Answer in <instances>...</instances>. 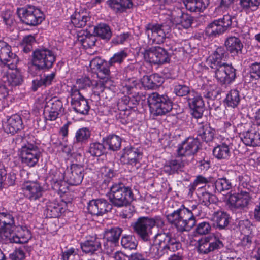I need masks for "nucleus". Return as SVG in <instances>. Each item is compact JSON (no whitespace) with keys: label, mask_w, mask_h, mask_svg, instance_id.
<instances>
[{"label":"nucleus","mask_w":260,"mask_h":260,"mask_svg":"<svg viewBox=\"0 0 260 260\" xmlns=\"http://www.w3.org/2000/svg\"><path fill=\"white\" fill-rule=\"evenodd\" d=\"M197 205H193L191 209L182 205L180 207L168 214L166 218L168 222L180 232L189 231L196 224L194 216Z\"/></svg>","instance_id":"obj_1"},{"label":"nucleus","mask_w":260,"mask_h":260,"mask_svg":"<svg viewBox=\"0 0 260 260\" xmlns=\"http://www.w3.org/2000/svg\"><path fill=\"white\" fill-rule=\"evenodd\" d=\"M181 247V243L172 238L169 233H161L155 236L150 251L154 256L160 257L168 251L175 252Z\"/></svg>","instance_id":"obj_2"},{"label":"nucleus","mask_w":260,"mask_h":260,"mask_svg":"<svg viewBox=\"0 0 260 260\" xmlns=\"http://www.w3.org/2000/svg\"><path fill=\"white\" fill-rule=\"evenodd\" d=\"M109 198L110 202L118 207L126 206L134 200L131 189L122 183L115 184L111 187Z\"/></svg>","instance_id":"obj_3"},{"label":"nucleus","mask_w":260,"mask_h":260,"mask_svg":"<svg viewBox=\"0 0 260 260\" xmlns=\"http://www.w3.org/2000/svg\"><path fill=\"white\" fill-rule=\"evenodd\" d=\"M148 102L151 112L155 115H164L172 109V103L168 97L156 92L149 95Z\"/></svg>","instance_id":"obj_4"},{"label":"nucleus","mask_w":260,"mask_h":260,"mask_svg":"<svg viewBox=\"0 0 260 260\" xmlns=\"http://www.w3.org/2000/svg\"><path fill=\"white\" fill-rule=\"evenodd\" d=\"M233 17L224 15L222 17L210 23L206 28L205 34L211 38H215L223 34L231 28Z\"/></svg>","instance_id":"obj_5"},{"label":"nucleus","mask_w":260,"mask_h":260,"mask_svg":"<svg viewBox=\"0 0 260 260\" xmlns=\"http://www.w3.org/2000/svg\"><path fill=\"white\" fill-rule=\"evenodd\" d=\"M43 97L45 104L44 115L46 120H56L63 111L62 102L56 97H51L45 94Z\"/></svg>","instance_id":"obj_6"},{"label":"nucleus","mask_w":260,"mask_h":260,"mask_svg":"<svg viewBox=\"0 0 260 260\" xmlns=\"http://www.w3.org/2000/svg\"><path fill=\"white\" fill-rule=\"evenodd\" d=\"M17 14L21 20L29 25H38L41 23L44 18L42 12L32 6L18 8Z\"/></svg>","instance_id":"obj_7"},{"label":"nucleus","mask_w":260,"mask_h":260,"mask_svg":"<svg viewBox=\"0 0 260 260\" xmlns=\"http://www.w3.org/2000/svg\"><path fill=\"white\" fill-rule=\"evenodd\" d=\"M55 60L54 53L47 48L39 49L33 53V66L39 69H50Z\"/></svg>","instance_id":"obj_8"},{"label":"nucleus","mask_w":260,"mask_h":260,"mask_svg":"<svg viewBox=\"0 0 260 260\" xmlns=\"http://www.w3.org/2000/svg\"><path fill=\"white\" fill-rule=\"evenodd\" d=\"M40 154L38 147L30 144L23 146L18 152L22 164L29 167H34L38 163Z\"/></svg>","instance_id":"obj_9"},{"label":"nucleus","mask_w":260,"mask_h":260,"mask_svg":"<svg viewBox=\"0 0 260 260\" xmlns=\"http://www.w3.org/2000/svg\"><path fill=\"white\" fill-rule=\"evenodd\" d=\"M145 60L154 64H161L169 61L167 52L159 46H153L145 49L142 52Z\"/></svg>","instance_id":"obj_10"},{"label":"nucleus","mask_w":260,"mask_h":260,"mask_svg":"<svg viewBox=\"0 0 260 260\" xmlns=\"http://www.w3.org/2000/svg\"><path fill=\"white\" fill-rule=\"evenodd\" d=\"M170 31V27L167 24L149 23L146 26V33L157 43L164 42L166 36Z\"/></svg>","instance_id":"obj_11"},{"label":"nucleus","mask_w":260,"mask_h":260,"mask_svg":"<svg viewBox=\"0 0 260 260\" xmlns=\"http://www.w3.org/2000/svg\"><path fill=\"white\" fill-rule=\"evenodd\" d=\"M21 189L25 197L30 201L39 200L44 193L43 187L37 181H25L22 185Z\"/></svg>","instance_id":"obj_12"},{"label":"nucleus","mask_w":260,"mask_h":260,"mask_svg":"<svg viewBox=\"0 0 260 260\" xmlns=\"http://www.w3.org/2000/svg\"><path fill=\"white\" fill-rule=\"evenodd\" d=\"M152 222L147 217H139L134 223V231L144 240L147 241L152 234Z\"/></svg>","instance_id":"obj_13"},{"label":"nucleus","mask_w":260,"mask_h":260,"mask_svg":"<svg viewBox=\"0 0 260 260\" xmlns=\"http://www.w3.org/2000/svg\"><path fill=\"white\" fill-rule=\"evenodd\" d=\"M0 60L5 68L10 66L14 68L18 61L17 56L11 52V46L3 41H0Z\"/></svg>","instance_id":"obj_14"},{"label":"nucleus","mask_w":260,"mask_h":260,"mask_svg":"<svg viewBox=\"0 0 260 260\" xmlns=\"http://www.w3.org/2000/svg\"><path fill=\"white\" fill-rule=\"evenodd\" d=\"M5 239L11 242L16 243H25L31 238L30 232L25 227L18 226L16 228L15 233L13 231L5 232Z\"/></svg>","instance_id":"obj_15"},{"label":"nucleus","mask_w":260,"mask_h":260,"mask_svg":"<svg viewBox=\"0 0 260 260\" xmlns=\"http://www.w3.org/2000/svg\"><path fill=\"white\" fill-rule=\"evenodd\" d=\"M214 70L215 77L221 84L231 83L236 77L235 69L227 63Z\"/></svg>","instance_id":"obj_16"},{"label":"nucleus","mask_w":260,"mask_h":260,"mask_svg":"<svg viewBox=\"0 0 260 260\" xmlns=\"http://www.w3.org/2000/svg\"><path fill=\"white\" fill-rule=\"evenodd\" d=\"M15 68H12V66H10L8 68H3L4 74L2 78V81L12 86L19 85L23 82L21 73Z\"/></svg>","instance_id":"obj_17"},{"label":"nucleus","mask_w":260,"mask_h":260,"mask_svg":"<svg viewBox=\"0 0 260 260\" xmlns=\"http://www.w3.org/2000/svg\"><path fill=\"white\" fill-rule=\"evenodd\" d=\"M87 209L91 214L100 216L110 211L112 205L106 200L99 199L90 201L88 204Z\"/></svg>","instance_id":"obj_18"},{"label":"nucleus","mask_w":260,"mask_h":260,"mask_svg":"<svg viewBox=\"0 0 260 260\" xmlns=\"http://www.w3.org/2000/svg\"><path fill=\"white\" fill-rule=\"evenodd\" d=\"M83 168L81 165L72 164L70 169L65 173V177L68 184L78 185L83 180Z\"/></svg>","instance_id":"obj_19"},{"label":"nucleus","mask_w":260,"mask_h":260,"mask_svg":"<svg viewBox=\"0 0 260 260\" xmlns=\"http://www.w3.org/2000/svg\"><path fill=\"white\" fill-rule=\"evenodd\" d=\"M200 142L197 139L188 138L177 149V154L179 156H187L194 154L198 151Z\"/></svg>","instance_id":"obj_20"},{"label":"nucleus","mask_w":260,"mask_h":260,"mask_svg":"<svg viewBox=\"0 0 260 260\" xmlns=\"http://www.w3.org/2000/svg\"><path fill=\"white\" fill-rule=\"evenodd\" d=\"M70 95L71 96V105L75 111L82 115L88 114L90 106L86 99L80 92H76Z\"/></svg>","instance_id":"obj_21"},{"label":"nucleus","mask_w":260,"mask_h":260,"mask_svg":"<svg viewBox=\"0 0 260 260\" xmlns=\"http://www.w3.org/2000/svg\"><path fill=\"white\" fill-rule=\"evenodd\" d=\"M15 228L14 218L7 212H0V239H5V232H12Z\"/></svg>","instance_id":"obj_22"},{"label":"nucleus","mask_w":260,"mask_h":260,"mask_svg":"<svg viewBox=\"0 0 260 260\" xmlns=\"http://www.w3.org/2000/svg\"><path fill=\"white\" fill-rule=\"evenodd\" d=\"M222 247V242L216 238L209 239L208 238L199 241L198 251L200 253L206 254Z\"/></svg>","instance_id":"obj_23"},{"label":"nucleus","mask_w":260,"mask_h":260,"mask_svg":"<svg viewBox=\"0 0 260 260\" xmlns=\"http://www.w3.org/2000/svg\"><path fill=\"white\" fill-rule=\"evenodd\" d=\"M3 128L7 133L14 134L23 128L21 117L17 114L12 115L4 124Z\"/></svg>","instance_id":"obj_24"},{"label":"nucleus","mask_w":260,"mask_h":260,"mask_svg":"<svg viewBox=\"0 0 260 260\" xmlns=\"http://www.w3.org/2000/svg\"><path fill=\"white\" fill-rule=\"evenodd\" d=\"M81 247L83 252L93 254L101 250V243L95 236H88L84 242L81 243Z\"/></svg>","instance_id":"obj_25"},{"label":"nucleus","mask_w":260,"mask_h":260,"mask_svg":"<svg viewBox=\"0 0 260 260\" xmlns=\"http://www.w3.org/2000/svg\"><path fill=\"white\" fill-rule=\"evenodd\" d=\"M142 157V153L136 148L127 147L123 150L121 158L123 160L131 165H136Z\"/></svg>","instance_id":"obj_26"},{"label":"nucleus","mask_w":260,"mask_h":260,"mask_svg":"<svg viewBox=\"0 0 260 260\" xmlns=\"http://www.w3.org/2000/svg\"><path fill=\"white\" fill-rule=\"evenodd\" d=\"M225 51L222 47H218L211 54L208 60V64L213 69H217L226 63L224 62V57Z\"/></svg>","instance_id":"obj_27"},{"label":"nucleus","mask_w":260,"mask_h":260,"mask_svg":"<svg viewBox=\"0 0 260 260\" xmlns=\"http://www.w3.org/2000/svg\"><path fill=\"white\" fill-rule=\"evenodd\" d=\"M241 139L247 146L254 147L260 145V134L254 129L243 132Z\"/></svg>","instance_id":"obj_28"},{"label":"nucleus","mask_w":260,"mask_h":260,"mask_svg":"<svg viewBox=\"0 0 260 260\" xmlns=\"http://www.w3.org/2000/svg\"><path fill=\"white\" fill-rule=\"evenodd\" d=\"M141 82L145 88L155 89L163 82V78L157 74L150 76H144L141 79Z\"/></svg>","instance_id":"obj_29"},{"label":"nucleus","mask_w":260,"mask_h":260,"mask_svg":"<svg viewBox=\"0 0 260 260\" xmlns=\"http://www.w3.org/2000/svg\"><path fill=\"white\" fill-rule=\"evenodd\" d=\"M186 8L191 12H203L209 5V0H182Z\"/></svg>","instance_id":"obj_30"},{"label":"nucleus","mask_w":260,"mask_h":260,"mask_svg":"<svg viewBox=\"0 0 260 260\" xmlns=\"http://www.w3.org/2000/svg\"><path fill=\"white\" fill-rule=\"evenodd\" d=\"M228 50L234 55L242 53L243 45L240 40L235 37L228 38L225 42Z\"/></svg>","instance_id":"obj_31"},{"label":"nucleus","mask_w":260,"mask_h":260,"mask_svg":"<svg viewBox=\"0 0 260 260\" xmlns=\"http://www.w3.org/2000/svg\"><path fill=\"white\" fill-rule=\"evenodd\" d=\"M67 204L63 201L60 203L49 202L47 204V212H50L51 217H57L64 212Z\"/></svg>","instance_id":"obj_32"},{"label":"nucleus","mask_w":260,"mask_h":260,"mask_svg":"<svg viewBox=\"0 0 260 260\" xmlns=\"http://www.w3.org/2000/svg\"><path fill=\"white\" fill-rule=\"evenodd\" d=\"M192 17L186 13H182L181 16L175 17L173 23L178 29H187L190 27L192 23Z\"/></svg>","instance_id":"obj_33"},{"label":"nucleus","mask_w":260,"mask_h":260,"mask_svg":"<svg viewBox=\"0 0 260 260\" xmlns=\"http://www.w3.org/2000/svg\"><path fill=\"white\" fill-rule=\"evenodd\" d=\"M89 17L86 12H75L71 18L72 24L76 27L81 28L85 26Z\"/></svg>","instance_id":"obj_34"},{"label":"nucleus","mask_w":260,"mask_h":260,"mask_svg":"<svg viewBox=\"0 0 260 260\" xmlns=\"http://www.w3.org/2000/svg\"><path fill=\"white\" fill-rule=\"evenodd\" d=\"M143 87L141 81L133 78L129 79L124 83V91H126L128 94L138 93V90Z\"/></svg>","instance_id":"obj_35"},{"label":"nucleus","mask_w":260,"mask_h":260,"mask_svg":"<svg viewBox=\"0 0 260 260\" xmlns=\"http://www.w3.org/2000/svg\"><path fill=\"white\" fill-rule=\"evenodd\" d=\"M214 134V129L208 124L201 125L198 131V136L206 142L213 140Z\"/></svg>","instance_id":"obj_36"},{"label":"nucleus","mask_w":260,"mask_h":260,"mask_svg":"<svg viewBox=\"0 0 260 260\" xmlns=\"http://www.w3.org/2000/svg\"><path fill=\"white\" fill-rule=\"evenodd\" d=\"M213 154L218 159H227L230 155L229 146L225 143L218 145L213 149Z\"/></svg>","instance_id":"obj_37"},{"label":"nucleus","mask_w":260,"mask_h":260,"mask_svg":"<svg viewBox=\"0 0 260 260\" xmlns=\"http://www.w3.org/2000/svg\"><path fill=\"white\" fill-rule=\"evenodd\" d=\"M104 142L110 150L117 151L121 147V139L117 135H112L104 138Z\"/></svg>","instance_id":"obj_38"},{"label":"nucleus","mask_w":260,"mask_h":260,"mask_svg":"<svg viewBox=\"0 0 260 260\" xmlns=\"http://www.w3.org/2000/svg\"><path fill=\"white\" fill-rule=\"evenodd\" d=\"M213 220L219 229H223L229 223L230 216L226 213L219 211L214 213Z\"/></svg>","instance_id":"obj_39"},{"label":"nucleus","mask_w":260,"mask_h":260,"mask_svg":"<svg viewBox=\"0 0 260 260\" xmlns=\"http://www.w3.org/2000/svg\"><path fill=\"white\" fill-rule=\"evenodd\" d=\"M188 102L191 109L204 108V103L201 95L193 91L189 93Z\"/></svg>","instance_id":"obj_40"},{"label":"nucleus","mask_w":260,"mask_h":260,"mask_svg":"<svg viewBox=\"0 0 260 260\" xmlns=\"http://www.w3.org/2000/svg\"><path fill=\"white\" fill-rule=\"evenodd\" d=\"M91 82L89 78L87 77H82L76 80V82L71 87L70 93V94L74 92H80L79 90L83 89L90 85Z\"/></svg>","instance_id":"obj_41"},{"label":"nucleus","mask_w":260,"mask_h":260,"mask_svg":"<svg viewBox=\"0 0 260 260\" xmlns=\"http://www.w3.org/2000/svg\"><path fill=\"white\" fill-rule=\"evenodd\" d=\"M55 76L54 73H51L49 74L44 75L39 80H34L33 89L36 90L38 87L41 86H47L52 84Z\"/></svg>","instance_id":"obj_42"},{"label":"nucleus","mask_w":260,"mask_h":260,"mask_svg":"<svg viewBox=\"0 0 260 260\" xmlns=\"http://www.w3.org/2000/svg\"><path fill=\"white\" fill-rule=\"evenodd\" d=\"M240 101L239 92L237 90H231L226 95L225 102L228 107L235 108L238 106Z\"/></svg>","instance_id":"obj_43"},{"label":"nucleus","mask_w":260,"mask_h":260,"mask_svg":"<svg viewBox=\"0 0 260 260\" xmlns=\"http://www.w3.org/2000/svg\"><path fill=\"white\" fill-rule=\"evenodd\" d=\"M121 233V229L118 227L113 228L105 231L104 238L109 242L113 244L118 240Z\"/></svg>","instance_id":"obj_44"},{"label":"nucleus","mask_w":260,"mask_h":260,"mask_svg":"<svg viewBox=\"0 0 260 260\" xmlns=\"http://www.w3.org/2000/svg\"><path fill=\"white\" fill-rule=\"evenodd\" d=\"M94 33L102 39H109L111 36L110 27L105 24H100L94 28Z\"/></svg>","instance_id":"obj_45"},{"label":"nucleus","mask_w":260,"mask_h":260,"mask_svg":"<svg viewBox=\"0 0 260 260\" xmlns=\"http://www.w3.org/2000/svg\"><path fill=\"white\" fill-rule=\"evenodd\" d=\"M113 85L112 80L107 77L100 79L97 82L94 87V91L99 94L104 90L106 88H110Z\"/></svg>","instance_id":"obj_46"},{"label":"nucleus","mask_w":260,"mask_h":260,"mask_svg":"<svg viewBox=\"0 0 260 260\" xmlns=\"http://www.w3.org/2000/svg\"><path fill=\"white\" fill-rule=\"evenodd\" d=\"M121 245L125 249H134L137 246V242L134 236H124L121 240Z\"/></svg>","instance_id":"obj_47"},{"label":"nucleus","mask_w":260,"mask_h":260,"mask_svg":"<svg viewBox=\"0 0 260 260\" xmlns=\"http://www.w3.org/2000/svg\"><path fill=\"white\" fill-rule=\"evenodd\" d=\"M215 191L221 192L232 187L231 182L226 178L218 179L215 183Z\"/></svg>","instance_id":"obj_48"},{"label":"nucleus","mask_w":260,"mask_h":260,"mask_svg":"<svg viewBox=\"0 0 260 260\" xmlns=\"http://www.w3.org/2000/svg\"><path fill=\"white\" fill-rule=\"evenodd\" d=\"M127 56V53L125 50H121L115 53L113 56L110 58L108 61L110 66L114 65L115 63L120 64Z\"/></svg>","instance_id":"obj_49"},{"label":"nucleus","mask_w":260,"mask_h":260,"mask_svg":"<svg viewBox=\"0 0 260 260\" xmlns=\"http://www.w3.org/2000/svg\"><path fill=\"white\" fill-rule=\"evenodd\" d=\"M104 147L100 143H92L90 144L88 152L93 156H101L104 151Z\"/></svg>","instance_id":"obj_50"},{"label":"nucleus","mask_w":260,"mask_h":260,"mask_svg":"<svg viewBox=\"0 0 260 260\" xmlns=\"http://www.w3.org/2000/svg\"><path fill=\"white\" fill-rule=\"evenodd\" d=\"M250 200L249 193L245 191H242L238 193V201H237V207L241 208L246 206Z\"/></svg>","instance_id":"obj_51"},{"label":"nucleus","mask_w":260,"mask_h":260,"mask_svg":"<svg viewBox=\"0 0 260 260\" xmlns=\"http://www.w3.org/2000/svg\"><path fill=\"white\" fill-rule=\"evenodd\" d=\"M52 187L56 183H60L61 182L66 180L65 174L57 170L51 171L50 173Z\"/></svg>","instance_id":"obj_52"},{"label":"nucleus","mask_w":260,"mask_h":260,"mask_svg":"<svg viewBox=\"0 0 260 260\" xmlns=\"http://www.w3.org/2000/svg\"><path fill=\"white\" fill-rule=\"evenodd\" d=\"M35 42V37L32 35H28L25 36L21 43L23 51L25 52H28L32 49V46Z\"/></svg>","instance_id":"obj_53"},{"label":"nucleus","mask_w":260,"mask_h":260,"mask_svg":"<svg viewBox=\"0 0 260 260\" xmlns=\"http://www.w3.org/2000/svg\"><path fill=\"white\" fill-rule=\"evenodd\" d=\"M90 136V132L87 128H82L78 130L75 135L76 141L78 142H84L87 140Z\"/></svg>","instance_id":"obj_54"},{"label":"nucleus","mask_w":260,"mask_h":260,"mask_svg":"<svg viewBox=\"0 0 260 260\" xmlns=\"http://www.w3.org/2000/svg\"><path fill=\"white\" fill-rule=\"evenodd\" d=\"M239 4L243 10L247 11L252 8H257L260 5V0H240Z\"/></svg>","instance_id":"obj_55"},{"label":"nucleus","mask_w":260,"mask_h":260,"mask_svg":"<svg viewBox=\"0 0 260 260\" xmlns=\"http://www.w3.org/2000/svg\"><path fill=\"white\" fill-rule=\"evenodd\" d=\"M9 90L6 87V85L0 84V101H2L4 106L9 105Z\"/></svg>","instance_id":"obj_56"},{"label":"nucleus","mask_w":260,"mask_h":260,"mask_svg":"<svg viewBox=\"0 0 260 260\" xmlns=\"http://www.w3.org/2000/svg\"><path fill=\"white\" fill-rule=\"evenodd\" d=\"M198 197L200 202L205 206H208L211 202H213L214 198V196L206 191L199 194Z\"/></svg>","instance_id":"obj_57"},{"label":"nucleus","mask_w":260,"mask_h":260,"mask_svg":"<svg viewBox=\"0 0 260 260\" xmlns=\"http://www.w3.org/2000/svg\"><path fill=\"white\" fill-rule=\"evenodd\" d=\"M174 92L177 95L179 96H185L191 92L188 86L180 84L177 85L175 86Z\"/></svg>","instance_id":"obj_58"},{"label":"nucleus","mask_w":260,"mask_h":260,"mask_svg":"<svg viewBox=\"0 0 260 260\" xmlns=\"http://www.w3.org/2000/svg\"><path fill=\"white\" fill-rule=\"evenodd\" d=\"M211 230V226L207 222H202L199 223L196 228V232L200 235L208 234Z\"/></svg>","instance_id":"obj_59"},{"label":"nucleus","mask_w":260,"mask_h":260,"mask_svg":"<svg viewBox=\"0 0 260 260\" xmlns=\"http://www.w3.org/2000/svg\"><path fill=\"white\" fill-rule=\"evenodd\" d=\"M104 63V60L100 57H95L90 60L89 66L93 72H97Z\"/></svg>","instance_id":"obj_60"},{"label":"nucleus","mask_w":260,"mask_h":260,"mask_svg":"<svg viewBox=\"0 0 260 260\" xmlns=\"http://www.w3.org/2000/svg\"><path fill=\"white\" fill-rule=\"evenodd\" d=\"M68 182L66 180L60 182V183H56L52 187L53 189L57 191L59 194L65 193L68 190Z\"/></svg>","instance_id":"obj_61"},{"label":"nucleus","mask_w":260,"mask_h":260,"mask_svg":"<svg viewBox=\"0 0 260 260\" xmlns=\"http://www.w3.org/2000/svg\"><path fill=\"white\" fill-rule=\"evenodd\" d=\"M251 76L256 79L260 78V62H254L250 67Z\"/></svg>","instance_id":"obj_62"},{"label":"nucleus","mask_w":260,"mask_h":260,"mask_svg":"<svg viewBox=\"0 0 260 260\" xmlns=\"http://www.w3.org/2000/svg\"><path fill=\"white\" fill-rule=\"evenodd\" d=\"M9 257L11 260H23L25 257V253L23 250L17 249L11 253Z\"/></svg>","instance_id":"obj_63"},{"label":"nucleus","mask_w":260,"mask_h":260,"mask_svg":"<svg viewBox=\"0 0 260 260\" xmlns=\"http://www.w3.org/2000/svg\"><path fill=\"white\" fill-rule=\"evenodd\" d=\"M120 0H109L108 3L110 7L116 13L123 12Z\"/></svg>","instance_id":"obj_64"}]
</instances>
